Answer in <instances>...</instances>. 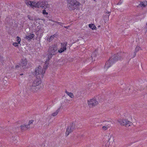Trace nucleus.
Here are the masks:
<instances>
[{
    "instance_id": "nucleus-37",
    "label": "nucleus",
    "mask_w": 147,
    "mask_h": 147,
    "mask_svg": "<svg viewBox=\"0 0 147 147\" xmlns=\"http://www.w3.org/2000/svg\"><path fill=\"white\" fill-rule=\"evenodd\" d=\"M136 52L135 51L134 53V57H135L136 55Z\"/></svg>"
},
{
    "instance_id": "nucleus-29",
    "label": "nucleus",
    "mask_w": 147,
    "mask_h": 147,
    "mask_svg": "<svg viewBox=\"0 0 147 147\" xmlns=\"http://www.w3.org/2000/svg\"><path fill=\"white\" fill-rule=\"evenodd\" d=\"M18 44H19L18 43H17V42H14L13 43V46H15V47H18Z\"/></svg>"
},
{
    "instance_id": "nucleus-34",
    "label": "nucleus",
    "mask_w": 147,
    "mask_h": 147,
    "mask_svg": "<svg viewBox=\"0 0 147 147\" xmlns=\"http://www.w3.org/2000/svg\"><path fill=\"white\" fill-rule=\"evenodd\" d=\"M122 3V1H121V0H120L119 1V2L117 4V5H121V3Z\"/></svg>"
},
{
    "instance_id": "nucleus-28",
    "label": "nucleus",
    "mask_w": 147,
    "mask_h": 147,
    "mask_svg": "<svg viewBox=\"0 0 147 147\" xmlns=\"http://www.w3.org/2000/svg\"><path fill=\"white\" fill-rule=\"evenodd\" d=\"M140 47L138 46H137L136 48L135 51L137 52L140 50Z\"/></svg>"
},
{
    "instance_id": "nucleus-15",
    "label": "nucleus",
    "mask_w": 147,
    "mask_h": 147,
    "mask_svg": "<svg viewBox=\"0 0 147 147\" xmlns=\"http://www.w3.org/2000/svg\"><path fill=\"white\" fill-rule=\"evenodd\" d=\"M108 123H108V125H105V126H103L102 127V128L103 130H105L107 129L108 128H109L110 127V124L111 123V122L110 121L109 122H108Z\"/></svg>"
},
{
    "instance_id": "nucleus-19",
    "label": "nucleus",
    "mask_w": 147,
    "mask_h": 147,
    "mask_svg": "<svg viewBox=\"0 0 147 147\" xmlns=\"http://www.w3.org/2000/svg\"><path fill=\"white\" fill-rule=\"evenodd\" d=\"M27 64V61L26 59H24V60H22L21 62L20 65L22 66H25Z\"/></svg>"
},
{
    "instance_id": "nucleus-13",
    "label": "nucleus",
    "mask_w": 147,
    "mask_h": 147,
    "mask_svg": "<svg viewBox=\"0 0 147 147\" xmlns=\"http://www.w3.org/2000/svg\"><path fill=\"white\" fill-rule=\"evenodd\" d=\"M36 31L37 35H38L40 34V36L41 34H42L44 32L43 29L40 27H37Z\"/></svg>"
},
{
    "instance_id": "nucleus-17",
    "label": "nucleus",
    "mask_w": 147,
    "mask_h": 147,
    "mask_svg": "<svg viewBox=\"0 0 147 147\" xmlns=\"http://www.w3.org/2000/svg\"><path fill=\"white\" fill-rule=\"evenodd\" d=\"M67 42H65L61 43V47L63 48L64 49L66 50V46Z\"/></svg>"
},
{
    "instance_id": "nucleus-20",
    "label": "nucleus",
    "mask_w": 147,
    "mask_h": 147,
    "mask_svg": "<svg viewBox=\"0 0 147 147\" xmlns=\"http://www.w3.org/2000/svg\"><path fill=\"white\" fill-rule=\"evenodd\" d=\"M60 109V107L55 112L53 113L52 114V116L54 117V116H55L56 115H57V114H58V113L59 112V111Z\"/></svg>"
},
{
    "instance_id": "nucleus-30",
    "label": "nucleus",
    "mask_w": 147,
    "mask_h": 147,
    "mask_svg": "<svg viewBox=\"0 0 147 147\" xmlns=\"http://www.w3.org/2000/svg\"><path fill=\"white\" fill-rule=\"evenodd\" d=\"M0 61L3 64V59L2 57L0 56Z\"/></svg>"
},
{
    "instance_id": "nucleus-35",
    "label": "nucleus",
    "mask_w": 147,
    "mask_h": 147,
    "mask_svg": "<svg viewBox=\"0 0 147 147\" xmlns=\"http://www.w3.org/2000/svg\"><path fill=\"white\" fill-rule=\"evenodd\" d=\"M27 17H28V18L30 20H33V19L31 18L30 16L28 15Z\"/></svg>"
},
{
    "instance_id": "nucleus-1",
    "label": "nucleus",
    "mask_w": 147,
    "mask_h": 147,
    "mask_svg": "<svg viewBox=\"0 0 147 147\" xmlns=\"http://www.w3.org/2000/svg\"><path fill=\"white\" fill-rule=\"evenodd\" d=\"M121 59L122 57L121 56H119L118 54L114 55L110 58L109 60L106 62L105 68L107 69L118 60H121Z\"/></svg>"
},
{
    "instance_id": "nucleus-33",
    "label": "nucleus",
    "mask_w": 147,
    "mask_h": 147,
    "mask_svg": "<svg viewBox=\"0 0 147 147\" xmlns=\"http://www.w3.org/2000/svg\"><path fill=\"white\" fill-rule=\"evenodd\" d=\"M33 121L32 120H31L30 121L28 122V125H29V126H29L30 125V124L32 123L33 122Z\"/></svg>"
},
{
    "instance_id": "nucleus-25",
    "label": "nucleus",
    "mask_w": 147,
    "mask_h": 147,
    "mask_svg": "<svg viewBox=\"0 0 147 147\" xmlns=\"http://www.w3.org/2000/svg\"><path fill=\"white\" fill-rule=\"evenodd\" d=\"M65 50H66L64 49H63V48L61 47L60 49L58 51V52H59L60 53H61Z\"/></svg>"
},
{
    "instance_id": "nucleus-4",
    "label": "nucleus",
    "mask_w": 147,
    "mask_h": 147,
    "mask_svg": "<svg viewBox=\"0 0 147 147\" xmlns=\"http://www.w3.org/2000/svg\"><path fill=\"white\" fill-rule=\"evenodd\" d=\"M69 9L70 10L77 9L80 4L76 0H68Z\"/></svg>"
},
{
    "instance_id": "nucleus-8",
    "label": "nucleus",
    "mask_w": 147,
    "mask_h": 147,
    "mask_svg": "<svg viewBox=\"0 0 147 147\" xmlns=\"http://www.w3.org/2000/svg\"><path fill=\"white\" fill-rule=\"evenodd\" d=\"M28 88L30 91L33 92H35L38 89V88H37L36 86L34 85L31 82L28 84Z\"/></svg>"
},
{
    "instance_id": "nucleus-39",
    "label": "nucleus",
    "mask_w": 147,
    "mask_h": 147,
    "mask_svg": "<svg viewBox=\"0 0 147 147\" xmlns=\"http://www.w3.org/2000/svg\"><path fill=\"white\" fill-rule=\"evenodd\" d=\"M23 75V74H20V75Z\"/></svg>"
},
{
    "instance_id": "nucleus-32",
    "label": "nucleus",
    "mask_w": 147,
    "mask_h": 147,
    "mask_svg": "<svg viewBox=\"0 0 147 147\" xmlns=\"http://www.w3.org/2000/svg\"><path fill=\"white\" fill-rule=\"evenodd\" d=\"M42 13L44 15H45V14L48 15V13L47 12H46V10L45 9H44L43 10Z\"/></svg>"
},
{
    "instance_id": "nucleus-27",
    "label": "nucleus",
    "mask_w": 147,
    "mask_h": 147,
    "mask_svg": "<svg viewBox=\"0 0 147 147\" xmlns=\"http://www.w3.org/2000/svg\"><path fill=\"white\" fill-rule=\"evenodd\" d=\"M112 138V140H113V137L112 135H111L109 137V138L108 139L107 141L108 142H109L110 140Z\"/></svg>"
},
{
    "instance_id": "nucleus-11",
    "label": "nucleus",
    "mask_w": 147,
    "mask_h": 147,
    "mask_svg": "<svg viewBox=\"0 0 147 147\" xmlns=\"http://www.w3.org/2000/svg\"><path fill=\"white\" fill-rule=\"evenodd\" d=\"M25 3L26 5L31 7H36V2L34 1H31L29 0H25Z\"/></svg>"
},
{
    "instance_id": "nucleus-12",
    "label": "nucleus",
    "mask_w": 147,
    "mask_h": 147,
    "mask_svg": "<svg viewBox=\"0 0 147 147\" xmlns=\"http://www.w3.org/2000/svg\"><path fill=\"white\" fill-rule=\"evenodd\" d=\"M34 85H35L36 86L39 85L41 83V80L40 78H37L33 82H31Z\"/></svg>"
},
{
    "instance_id": "nucleus-14",
    "label": "nucleus",
    "mask_w": 147,
    "mask_h": 147,
    "mask_svg": "<svg viewBox=\"0 0 147 147\" xmlns=\"http://www.w3.org/2000/svg\"><path fill=\"white\" fill-rule=\"evenodd\" d=\"M35 35L33 34H31L30 35H28L26 36L25 38L28 40L32 39L33 38L34 39Z\"/></svg>"
},
{
    "instance_id": "nucleus-40",
    "label": "nucleus",
    "mask_w": 147,
    "mask_h": 147,
    "mask_svg": "<svg viewBox=\"0 0 147 147\" xmlns=\"http://www.w3.org/2000/svg\"><path fill=\"white\" fill-rule=\"evenodd\" d=\"M146 26H147V23H146Z\"/></svg>"
},
{
    "instance_id": "nucleus-2",
    "label": "nucleus",
    "mask_w": 147,
    "mask_h": 147,
    "mask_svg": "<svg viewBox=\"0 0 147 147\" xmlns=\"http://www.w3.org/2000/svg\"><path fill=\"white\" fill-rule=\"evenodd\" d=\"M49 64V63L48 62V61H46L44 66V68L43 69H41L42 67L40 66L36 68L33 74L36 76L38 75H41L42 78H43L44 77V74L45 73V70L48 68V65Z\"/></svg>"
},
{
    "instance_id": "nucleus-21",
    "label": "nucleus",
    "mask_w": 147,
    "mask_h": 147,
    "mask_svg": "<svg viewBox=\"0 0 147 147\" xmlns=\"http://www.w3.org/2000/svg\"><path fill=\"white\" fill-rule=\"evenodd\" d=\"M65 92L71 98H73L74 97V95L72 93L69 92L67 90L65 91Z\"/></svg>"
},
{
    "instance_id": "nucleus-24",
    "label": "nucleus",
    "mask_w": 147,
    "mask_h": 147,
    "mask_svg": "<svg viewBox=\"0 0 147 147\" xmlns=\"http://www.w3.org/2000/svg\"><path fill=\"white\" fill-rule=\"evenodd\" d=\"M16 41L19 44H20V42L21 41V39L20 38L19 36L16 37Z\"/></svg>"
},
{
    "instance_id": "nucleus-31",
    "label": "nucleus",
    "mask_w": 147,
    "mask_h": 147,
    "mask_svg": "<svg viewBox=\"0 0 147 147\" xmlns=\"http://www.w3.org/2000/svg\"><path fill=\"white\" fill-rule=\"evenodd\" d=\"M54 22L57 24H59V25H60L61 26H63V23L61 22H56V21H54Z\"/></svg>"
},
{
    "instance_id": "nucleus-9",
    "label": "nucleus",
    "mask_w": 147,
    "mask_h": 147,
    "mask_svg": "<svg viewBox=\"0 0 147 147\" xmlns=\"http://www.w3.org/2000/svg\"><path fill=\"white\" fill-rule=\"evenodd\" d=\"M28 88L30 91L33 92H35L38 89V88H37L36 86L34 85L31 82L28 84Z\"/></svg>"
},
{
    "instance_id": "nucleus-3",
    "label": "nucleus",
    "mask_w": 147,
    "mask_h": 147,
    "mask_svg": "<svg viewBox=\"0 0 147 147\" xmlns=\"http://www.w3.org/2000/svg\"><path fill=\"white\" fill-rule=\"evenodd\" d=\"M57 49V45H53L49 47L48 51V61L52 57L53 55H56L58 53Z\"/></svg>"
},
{
    "instance_id": "nucleus-26",
    "label": "nucleus",
    "mask_w": 147,
    "mask_h": 147,
    "mask_svg": "<svg viewBox=\"0 0 147 147\" xmlns=\"http://www.w3.org/2000/svg\"><path fill=\"white\" fill-rule=\"evenodd\" d=\"M140 5L141 7H144L146 6L144 3L142 2H140Z\"/></svg>"
},
{
    "instance_id": "nucleus-18",
    "label": "nucleus",
    "mask_w": 147,
    "mask_h": 147,
    "mask_svg": "<svg viewBox=\"0 0 147 147\" xmlns=\"http://www.w3.org/2000/svg\"><path fill=\"white\" fill-rule=\"evenodd\" d=\"M55 36H56L55 34L51 35L50 37H47V40L48 41L50 42L53 40Z\"/></svg>"
},
{
    "instance_id": "nucleus-22",
    "label": "nucleus",
    "mask_w": 147,
    "mask_h": 147,
    "mask_svg": "<svg viewBox=\"0 0 147 147\" xmlns=\"http://www.w3.org/2000/svg\"><path fill=\"white\" fill-rule=\"evenodd\" d=\"M97 49L95 50L94 51V52L92 53V55H91V58H93V57H94L96 56L97 54Z\"/></svg>"
},
{
    "instance_id": "nucleus-6",
    "label": "nucleus",
    "mask_w": 147,
    "mask_h": 147,
    "mask_svg": "<svg viewBox=\"0 0 147 147\" xmlns=\"http://www.w3.org/2000/svg\"><path fill=\"white\" fill-rule=\"evenodd\" d=\"M118 122L121 125H125L128 127L132 124V123L127 119H120L118 120Z\"/></svg>"
},
{
    "instance_id": "nucleus-10",
    "label": "nucleus",
    "mask_w": 147,
    "mask_h": 147,
    "mask_svg": "<svg viewBox=\"0 0 147 147\" xmlns=\"http://www.w3.org/2000/svg\"><path fill=\"white\" fill-rule=\"evenodd\" d=\"M74 128L75 126L73 125L71 126L68 127L66 129V135L68 136L70 133L73 131Z\"/></svg>"
},
{
    "instance_id": "nucleus-38",
    "label": "nucleus",
    "mask_w": 147,
    "mask_h": 147,
    "mask_svg": "<svg viewBox=\"0 0 147 147\" xmlns=\"http://www.w3.org/2000/svg\"><path fill=\"white\" fill-rule=\"evenodd\" d=\"M109 121H107V123H106L105 125H108V123H108V122H109Z\"/></svg>"
},
{
    "instance_id": "nucleus-23",
    "label": "nucleus",
    "mask_w": 147,
    "mask_h": 147,
    "mask_svg": "<svg viewBox=\"0 0 147 147\" xmlns=\"http://www.w3.org/2000/svg\"><path fill=\"white\" fill-rule=\"evenodd\" d=\"M89 27L92 30H94L96 28V26L94 24H89Z\"/></svg>"
},
{
    "instance_id": "nucleus-36",
    "label": "nucleus",
    "mask_w": 147,
    "mask_h": 147,
    "mask_svg": "<svg viewBox=\"0 0 147 147\" xmlns=\"http://www.w3.org/2000/svg\"><path fill=\"white\" fill-rule=\"evenodd\" d=\"M21 66V65H17L16 66V68H18L20 67Z\"/></svg>"
},
{
    "instance_id": "nucleus-5",
    "label": "nucleus",
    "mask_w": 147,
    "mask_h": 147,
    "mask_svg": "<svg viewBox=\"0 0 147 147\" xmlns=\"http://www.w3.org/2000/svg\"><path fill=\"white\" fill-rule=\"evenodd\" d=\"M50 5L48 4V2L45 1H39L36 3V8H42L43 9H45L46 8H48L49 7Z\"/></svg>"
},
{
    "instance_id": "nucleus-7",
    "label": "nucleus",
    "mask_w": 147,
    "mask_h": 147,
    "mask_svg": "<svg viewBox=\"0 0 147 147\" xmlns=\"http://www.w3.org/2000/svg\"><path fill=\"white\" fill-rule=\"evenodd\" d=\"M88 103L89 107L90 108L93 107L98 104V101L95 98L88 100Z\"/></svg>"
},
{
    "instance_id": "nucleus-16",
    "label": "nucleus",
    "mask_w": 147,
    "mask_h": 147,
    "mask_svg": "<svg viewBox=\"0 0 147 147\" xmlns=\"http://www.w3.org/2000/svg\"><path fill=\"white\" fill-rule=\"evenodd\" d=\"M21 130H25L30 128L29 125H22L20 126Z\"/></svg>"
}]
</instances>
